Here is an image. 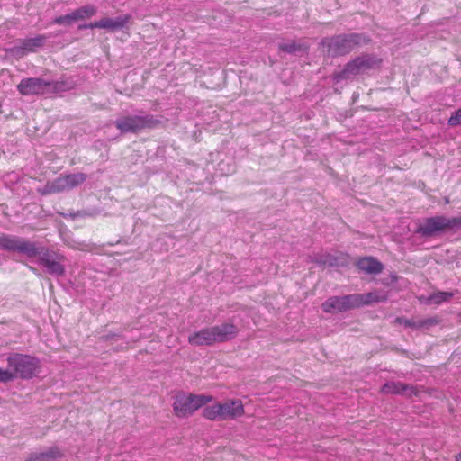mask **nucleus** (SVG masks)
I'll return each mask as SVG.
<instances>
[{"label":"nucleus","mask_w":461,"mask_h":461,"mask_svg":"<svg viewBox=\"0 0 461 461\" xmlns=\"http://www.w3.org/2000/svg\"><path fill=\"white\" fill-rule=\"evenodd\" d=\"M97 21L90 23H83L78 26L79 30H86V29H95L98 28Z\"/></svg>","instance_id":"nucleus-31"},{"label":"nucleus","mask_w":461,"mask_h":461,"mask_svg":"<svg viewBox=\"0 0 461 461\" xmlns=\"http://www.w3.org/2000/svg\"><path fill=\"white\" fill-rule=\"evenodd\" d=\"M221 420H235L244 415L245 410L242 402L239 399H231L225 402H219Z\"/></svg>","instance_id":"nucleus-9"},{"label":"nucleus","mask_w":461,"mask_h":461,"mask_svg":"<svg viewBox=\"0 0 461 461\" xmlns=\"http://www.w3.org/2000/svg\"><path fill=\"white\" fill-rule=\"evenodd\" d=\"M456 461H461V452L456 456Z\"/></svg>","instance_id":"nucleus-34"},{"label":"nucleus","mask_w":461,"mask_h":461,"mask_svg":"<svg viewBox=\"0 0 461 461\" xmlns=\"http://www.w3.org/2000/svg\"><path fill=\"white\" fill-rule=\"evenodd\" d=\"M447 124L455 127L461 124V108L456 110L448 119Z\"/></svg>","instance_id":"nucleus-28"},{"label":"nucleus","mask_w":461,"mask_h":461,"mask_svg":"<svg viewBox=\"0 0 461 461\" xmlns=\"http://www.w3.org/2000/svg\"><path fill=\"white\" fill-rule=\"evenodd\" d=\"M438 322H439V320L438 317L427 318V319L418 321L417 328L420 329L422 327L432 326V325L438 324Z\"/></svg>","instance_id":"nucleus-27"},{"label":"nucleus","mask_w":461,"mask_h":461,"mask_svg":"<svg viewBox=\"0 0 461 461\" xmlns=\"http://www.w3.org/2000/svg\"><path fill=\"white\" fill-rule=\"evenodd\" d=\"M62 259L63 257L45 249L41 255L39 261L47 267L50 273L62 276L65 272L64 267L60 264V260Z\"/></svg>","instance_id":"nucleus-10"},{"label":"nucleus","mask_w":461,"mask_h":461,"mask_svg":"<svg viewBox=\"0 0 461 461\" xmlns=\"http://www.w3.org/2000/svg\"><path fill=\"white\" fill-rule=\"evenodd\" d=\"M202 415L209 420H221L218 402H214L212 405L206 406L203 410Z\"/></svg>","instance_id":"nucleus-22"},{"label":"nucleus","mask_w":461,"mask_h":461,"mask_svg":"<svg viewBox=\"0 0 461 461\" xmlns=\"http://www.w3.org/2000/svg\"><path fill=\"white\" fill-rule=\"evenodd\" d=\"M394 322L397 323V324H400V325L402 324L405 327H410V328H412V329H418L417 328V324H418L417 321L406 319L404 317H397L395 319Z\"/></svg>","instance_id":"nucleus-29"},{"label":"nucleus","mask_w":461,"mask_h":461,"mask_svg":"<svg viewBox=\"0 0 461 461\" xmlns=\"http://www.w3.org/2000/svg\"><path fill=\"white\" fill-rule=\"evenodd\" d=\"M368 41L369 39L362 34L350 33L325 38L321 41V45L327 49L328 55L335 57L348 54L356 46L366 44Z\"/></svg>","instance_id":"nucleus-3"},{"label":"nucleus","mask_w":461,"mask_h":461,"mask_svg":"<svg viewBox=\"0 0 461 461\" xmlns=\"http://www.w3.org/2000/svg\"><path fill=\"white\" fill-rule=\"evenodd\" d=\"M13 380V375L9 370L0 368V382L6 383Z\"/></svg>","instance_id":"nucleus-30"},{"label":"nucleus","mask_w":461,"mask_h":461,"mask_svg":"<svg viewBox=\"0 0 461 461\" xmlns=\"http://www.w3.org/2000/svg\"><path fill=\"white\" fill-rule=\"evenodd\" d=\"M160 121L155 119L152 115L145 116H125L115 122L116 128L122 133L138 132L144 129H151L157 127Z\"/></svg>","instance_id":"nucleus-7"},{"label":"nucleus","mask_w":461,"mask_h":461,"mask_svg":"<svg viewBox=\"0 0 461 461\" xmlns=\"http://www.w3.org/2000/svg\"><path fill=\"white\" fill-rule=\"evenodd\" d=\"M68 190L63 176H59L53 181L48 182L43 189L41 191L42 194H50L60 193Z\"/></svg>","instance_id":"nucleus-18"},{"label":"nucleus","mask_w":461,"mask_h":461,"mask_svg":"<svg viewBox=\"0 0 461 461\" xmlns=\"http://www.w3.org/2000/svg\"><path fill=\"white\" fill-rule=\"evenodd\" d=\"M357 308L375 303L386 302L388 294L381 290H374L366 294H355Z\"/></svg>","instance_id":"nucleus-14"},{"label":"nucleus","mask_w":461,"mask_h":461,"mask_svg":"<svg viewBox=\"0 0 461 461\" xmlns=\"http://www.w3.org/2000/svg\"><path fill=\"white\" fill-rule=\"evenodd\" d=\"M9 371L14 378L31 379L35 376L41 369L40 360L29 355L13 353L7 357Z\"/></svg>","instance_id":"nucleus-4"},{"label":"nucleus","mask_w":461,"mask_h":461,"mask_svg":"<svg viewBox=\"0 0 461 461\" xmlns=\"http://www.w3.org/2000/svg\"><path fill=\"white\" fill-rule=\"evenodd\" d=\"M41 457V453L40 454H35L33 455L32 457H30L28 460L26 461H49L47 458H40Z\"/></svg>","instance_id":"nucleus-32"},{"label":"nucleus","mask_w":461,"mask_h":461,"mask_svg":"<svg viewBox=\"0 0 461 461\" xmlns=\"http://www.w3.org/2000/svg\"><path fill=\"white\" fill-rule=\"evenodd\" d=\"M58 83H52L49 81H45L41 78H34L30 77L26 79H23L17 86H57Z\"/></svg>","instance_id":"nucleus-21"},{"label":"nucleus","mask_w":461,"mask_h":461,"mask_svg":"<svg viewBox=\"0 0 461 461\" xmlns=\"http://www.w3.org/2000/svg\"><path fill=\"white\" fill-rule=\"evenodd\" d=\"M62 452L57 447H52L47 451L41 453L40 458H47L49 461H55L56 459L62 457Z\"/></svg>","instance_id":"nucleus-23"},{"label":"nucleus","mask_w":461,"mask_h":461,"mask_svg":"<svg viewBox=\"0 0 461 461\" xmlns=\"http://www.w3.org/2000/svg\"><path fill=\"white\" fill-rule=\"evenodd\" d=\"M34 88H28V87H25V88H20L21 90V94L22 95H30V94H32L34 93V91H32Z\"/></svg>","instance_id":"nucleus-33"},{"label":"nucleus","mask_w":461,"mask_h":461,"mask_svg":"<svg viewBox=\"0 0 461 461\" xmlns=\"http://www.w3.org/2000/svg\"><path fill=\"white\" fill-rule=\"evenodd\" d=\"M453 229H461V217L434 216L424 219L418 225L416 232L424 237H430L438 232Z\"/></svg>","instance_id":"nucleus-6"},{"label":"nucleus","mask_w":461,"mask_h":461,"mask_svg":"<svg viewBox=\"0 0 461 461\" xmlns=\"http://www.w3.org/2000/svg\"><path fill=\"white\" fill-rule=\"evenodd\" d=\"M131 19V14H122L116 18L104 17L97 21L96 26H98V29H105L113 32L124 28Z\"/></svg>","instance_id":"nucleus-13"},{"label":"nucleus","mask_w":461,"mask_h":461,"mask_svg":"<svg viewBox=\"0 0 461 461\" xmlns=\"http://www.w3.org/2000/svg\"><path fill=\"white\" fill-rule=\"evenodd\" d=\"M355 308H357L355 294L343 296H331L321 304V309L326 313H339Z\"/></svg>","instance_id":"nucleus-8"},{"label":"nucleus","mask_w":461,"mask_h":461,"mask_svg":"<svg viewBox=\"0 0 461 461\" xmlns=\"http://www.w3.org/2000/svg\"><path fill=\"white\" fill-rule=\"evenodd\" d=\"M239 332L237 326L231 322L203 328L192 333L188 337V343L192 346H213L233 339Z\"/></svg>","instance_id":"nucleus-1"},{"label":"nucleus","mask_w":461,"mask_h":461,"mask_svg":"<svg viewBox=\"0 0 461 461\" xmlns=\"http://www.w3.org/2000/svg\"><path fill=\"white\" fill-rule=\"evenodd\" d=\"M380 392L384 394H402L410 397L412 395H417L418 393L416 387L399 381H390L385 383L382 386Z\"/></svg>","instance_id":"nucleus-11"},{"label":"nucleus","mask_w":461,"mask_h":461,"mask_svg":"<svg viewBox=\"0 0 461 461\" xmlns=\"http://www.w3.org/2000/svg\"><path fill=\"white\" fill-rule=\"evenodd\" d=\"M212 401V395L194 394L181 391L173 397V412L177 418H187Z\"/></svg>","instance_id":"nucleus-2"},{"label":"nucleus","mask_w":461,"mask_h":461,"mask_svg":"<svg viewBox=\"0 0 461 461\" xmlns=\"http://www.w3.org/2000/svg\"><path fill=\"white\" fill-rule=\"evenodd\" d=\"M68 190L83 184L86 179L84 173H76L63 176Z\"/></svg>","instance_id":"nucleus-20"},{"label":"nucleus","mask_w":461,"mask_h":461,"mask_svg":"<svg viewBox=\"0 0 461 461\" xmlns=\"http://www.w3.org/2000/svg\"><path fill=\"white\" fill-rule=\"evenodd\" d=\"M358 270L366 274H379L383 271V264L373 257H365L358 259L356 263Z\"/></svg>","instance_id":"nucleus-15"},{"label":"nucleus","mask_w":461,"mask_h":461,"mask_svg":"<svg viewBox=\"0 0 461 461\" xmlns=\"http://www.w3.org/2000/svg\"><path fill=\"white\" fill-rule=\"evenodd\" d=\"M454 295L451 292H438L429 296V301L434 303H440L442 302L447 301L452 298Z\"/></svg>","instance_id":"nucleus-24"},{"label":"nucleus","mask_w":461,"mask_h":461,"mask_svg":"<svg viewBox=\"0 0 461 461\" xmlns=\"http://www.w3.org/2000/svg\"><path fill=\"white\" fill-rule=\"evenodd\" d=\"M302 45L296 44L294 41L279 44V50L286 53H294L302 50Z\"/></svg>","instance_id":"nucleus-25"},{"label":"nucleus","mask_w":461,"mask_h":461,"mask_svg":"<svg viewBox=\"0 0 461 461\" xmlns=\"http://www.w3.org/2000/svg\"><path fill=\"white\" fill-rule=\"evenodd\" d=\"M381 59L375 55H362L348 62L344 68L334 74L336 83L342 79H348L366 71L378 68L381 64Z\"/></svg>","instance_id":"nucleus-5"},{"label":"nucleus","mask_w":461,"mask_h":461,"mask_svg":"<svg viewBox=\"0 0 461 461\" xmlns=\"http://www.w3.org/2000/svg\"><path fill=\"white\" fill-rule=\"evenodd\" d=\"M23 238L8 235V234H1L0 235V249L18 252L20 249V245Z\"/></svg>","instance_id":"nucleus-16"},{"label":"nucleus","mask_w":461,"mask_h":461,"mask_svg":"<svg viewBox=\"0 0 461 461\" xmlns=\"http://www.w3.org/2000/svg\"><path fill=\"white\" fill-rule=\"evenodd\" d=\"M44 249L45 248L38 247L36 243L23 239L18 252L23 253L29 258L38 257L40 258Z\"/></svg>","instance_id":"nucleus-17"},{"label":"nucleus","mask_w":461,"mask_h":461,"mask_svg":"<svg viewBox=\"0 0 461 461\" xmlns=\"http://www.w3.org/2000/svg\"><path fill=\"white\" fill-rule=\"evenodd\" d=\"M73 23H75V17L72 12L65 15L58 16L53 20V23L55 24L70 25Z\"/></svg>","instance_id":"nucleus-26"},{"label":"nucleus","mask_w":461,"mask_h":461,"mask_svg":"<svg viewBox=\"0 0 461 461\" xmlns=\"http://www.w3.org/2000/svg\"><path fill=\"white\" fill-rule=\"evenodd\" d=\"M75 22L93 17L97 13V8L93 5H83L73 12Z\"/></svg>","instance_id":"nucleus-19"},{"label":"nucleus","mask_w":461,"mask_h":461,"mask_svg":"<svg viewBox=\"0 0 461 461\" xmlns=\"http://www.w3.org/2000/svg\"><path fill=\"white\" fill-rule=\"evenodd\" d=\"M47 41L45 35H38L33 38L25 39L21 46H16L11 50L14 55L23 56L28 52H34L39 48L42 47Z\"/></svg>","instance_id":"nucleus-12"}]
</instances>
